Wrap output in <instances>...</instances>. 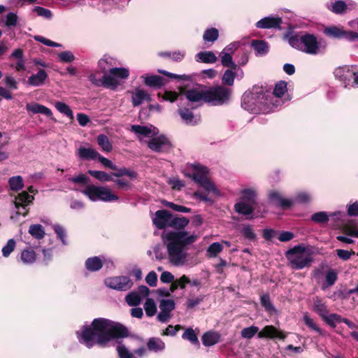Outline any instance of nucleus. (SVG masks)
Masks as SVG:
<instances>
[{"instance_id":"nucleus-47","label":"nucleus","mask_w":358,"mask_h":358,"mask_svg":"<svg viewBox=\"0 0 358 358\" xmlns=\"http://www.w3.org/2000/svg\"><path fill=\"white\" fill-rule=\"evenodd\" d=\"M343 317L337 313H331L325 316L322 320L332 328L336 327V323H341Z\"/></svg>"},{"instance_id":"nucleus-43","label":"nucleus","mask_w":358,"mask_h":358,"mask_svg":"<svg viewBox=\"0 0 358 358\" xmlns=\"http://www.w3.org/2000/svg\"><path fill=\"white\" fill-rule=\"evenodd\" d=\"M219 37V31L217 29L212 27L207 29L203 34V39L206 42H215Z\"/></svg>"},{"instance_id":"nucleus-63","label":"nucleus","mask_w":358,"mask_h":358,"mask_svg":"<svg viewBox=\"0 0 358 358\" xmlns=\"http://www.w3.org/2000/svg\"><path fill=\"white\" fill-rule=\"evenodd\" d=\"M131 130L135 134H138L144 136H148L152 132L151 129L146 126L136 124L131 126Z\"/></svg>"},{"instance_id":"nucleus-54","label":"nucleus","mask_w":358,"mask_h":358,"mask_svg":"<svg viewBox=\"0 0 358 358\" xmlns=\"http://www.w3.org/2000/svg\"><path fill=\"white\" fill-rule=\"evenodd\" d=\"M304 323L307 327H308L312 330L315 331L320 335L323 336L324 334V331L320 328L314 322V320L310 318V317L308 314H305L303 316Z\"/></svg>"},{"instance_id":"nucleus-30","label":"nucleus","mask_w":358,"mask_h":358,"mask_svg":"<svg viewBox=\"0 0 358 358\" xmlns=\"http://www.w3.org/2000/svg\"><path fill=\"white\" fill-rule=\"evenodd\" d=\"M251 45L256 51L257 55L262 56L268 52V45L263 40H252Z\"/></svg>"},{"instance_id":"nucleus-8","label":"nucleus","mask_w":358,"mask_h":358,"mask_svg":"<svg viewBox=\"0 0 358 358\" xmlns=\"http://www.w3.org/2000/svg\"><path fill=\"white\" fill-rule=\"evenodd\" d=\"M81 192L87 196L92 201H102L111 202L117 201L119 197L106 187H98L94 185H87Z\"/></svg>"},{"instance_id":"nucleus-38","label":"nucleus","mask_w":358,"mask_h":358,"mask_svg":"<svg viewBox=\"0 0 358 358\" xmlns=\"http://www.w3.org/2000/svg\"><path fill=\"white\" fill-rule=\"evenodd\" d=\"M29 233L38 240L43 238L45 234L44 227L39 224H31L29 228Z\"/></svg>"},{"instance_id":"nucleus-19","label":"nucleus","mask_w":358,"mask_h":358,"mask_svg":"<svg viewBox=\"0 0 358 358\" xmlns=\"http://www.w3.org/2000/svg\"><path fill=\"white\" fill-rule=\"evenodd\" d=\"M268 198L271 202L276 203L284 210L288 209L292 206V201L290 199L282 198L281 194L275 190H271L268 192Z\"/></svg>"},{"instance_id":"nucleus-17","label":"nucleus","mask_w":358,"mask_h":358,"mask_svg":"<svg viewBox=\"0 0 358 358\" xmlns=\"http://www.w3.org/2000/svg\"><path fill=\"white\" fill-rule=\"evenodd\" d=\"M334 74L336 79L347 84L353 78L354 68L349 66H340L335 69Z\"/></svg>"},{"instance_id":"nucleus-44","label":"nucleus","mask_w":358,"mask_h":358,"mask_svg":"<svg viewBox=\"0 0 358 358\" xmlns=\"http://www.w3.org/2000/svg\"><path fill=\"white\" fill-rule=\"evenodd\" d=\"M8 184L13 191L17 192L23 188V179L20 176H13L9 178Z\"/></svg>"},{"instance_id":"nucleus-28","label":"nucleus","mask_w":358,"mask_h":358,"mask_svg":"<svg viewBox=\"0 0 358 358\" xmlns=\"http://www.w3.org/2000/svg\"><path fill=\"white\" fill-rule=\"evenodd\" d=\"M148 350L157 352L165 348V343L159 338H150L147 342Z\"/></svg>"},{"instance_id":"nucleus-4","label":"nucleus","mask_w":358,"mask_h":358,"mask_svg":"<svg viewBox=\"0 0 358 358\" xmlns=\"http://www.w3.org/2000/svg\"><path fill=\"white\" fill-rule=\"evenodd\" d=\"M241 106L251 113H268L278 106L273 101V96L266 94L262 88L253 90L252 92H245L241 99Z\"/></svg>"},{"instance_id":"nucleus-21","label":"nucleus","mask_w":358,"mask_h":358,"mask_svg":"<svg viewBox=\"0 0 358 358\" xmlns=\"http://www.w3.org/2000/svg\"><path fill=\"white\" fill-rule=\"evenodd\" d=\"M221 336L216 331H207L201 337L203 345L206 347L212 346L220 341Z\"/></svg>"},{"instance_id":"nucleus-33","label":"nucleus","mask_w":358,"mask_h":358,"mask_svg":"<svg viewBox=\"0 0 358 358\" xmlns=\"http://www.w3.org/2000/svg\"><path fill=\"white\" fill-rule=\"evenodd\" d=\"M241 199L243 201L250 203L254 206L257 205V192L252 189H243L241 191Z\"/></svg>"},{"instance_id":"nucleus-12","label":"nucleus","mask_w":358,"mask_h":358,"mask_svg":"<svg viewBox=\"0 0 358 358\" xmlns=\"http://www.w3.org/2000/svg\"><path fill=\"white\" fill-rule=\"evenodd\" d=\"M89 80L96 87H103L106 89L115 90L120 85V82L110 76L103 74L100 79L96 78V74L92 73L88 77Z\"/></svg>"},{"instance_id":"nucleus-46","label":"nucleus","mask_w":358,"mask_h":358,"mask_svg":"<svg viewBox=\"0 0 358 358\" xmlns=\"http://www.w3.org/2000/svg\"><path fill=\"white\" fill-rule=\"evenodd\" d=\"M158 55L162 57L171 58L174 62H180L185 57V53L180 51L175 52H160Z\"/></svg>"},{"instance_id":"nucleus-53","label":"nucleus","mask_w":358,"mask_h":358,"mask_svg":"<svg viewBox=\"0 0 358 358\" xmlns=\"http://www.w3.org/2000/svg\"><path fill=\"white\" fill-rule=\"evenodd\" d=\"M311 220L317 224H324L329 220V215L324 211H320L311 215Z\"/></svg>"},{"instance_id":"nucleus-56","label":"nucleus","mask_w":358,"mask_h":358,"mask_svg":"<svg viewBox=\"0 0 358 358\" xmlns=\"http://www.w3.org/2000/svg\"><path fill=\"white\" fill-rule=\"evenodd\" d=\"M176 308V303L173 299H162L159 302V308L164 312L171 313Z\"/></svg>"},{"instance_id":"nucleus-55","label":"nucleus","mask_w":358,"mask_h":358,"mask_svg":"<svg viewBox=\"0 0 358 358\" xmlns=\"http://www.w3.org/2000/svg\"><path fill=\"white\" fill-rule=\"evenodd\" d=\"M144 309L148 317L155 315L157 312V306L155 301L151 298L147 299L144 303Z\"/></svg>"},{"instance_id":"nucleus-35","label":"nucleus","mask_w":358,"mask_h":358,"mask_svg":"<svg viewBox=\"0 0 358 358\" xmlns=\"http://www.w3.org/2000/svg\"><path fill=\"white\" fill-rule=\"evenodd\" d=\"M113 170L115 171V172H112L111 176L120 178L124 176H126L131 179H136L138 177V173L136 172L129 170L125 167L118 168L117 166V169H113Z\"/></svg>"},{"instance_id":"nucleus-5","label":"nucleus","mask_w":358,"mask_h":358,"mask_svg":"<svg viewBox=\"0 0 358 358\" xmlns=\"http://www.w3.org/2000/svg\"><path fill=\"white\" fill-rule=\"evenodd\" d=\"M288 42L292 48L312 55L318 54L321 47L320 41H317V37L309 33L292 35L289 37Z\"/></svg>"},{"instance_id":"nucleus-48","label":"nucleus","mask_w":358,"mask_h":358,"mask_svg":"<svg viewBox=\"0 0 358 358\" xmlns=\"http://www.w3.org/2000/svg\"><path fill=\"white\" fill-rule=\"evenodd\" d=\"M182 338L184 340L189 341L191 343L194 345H199L198 336L196 334L194 330L191 327L187 328L185 331V332L182 335Z\"/></svg>"},{"instance_id":"nucleus-7","label":"nucleus","mask_w":358,"mask_h":358,"mask_svg":"<svg viewBox=\"0 0 358 358\" xmlns=\"http://www.w3.org/2000/svg\"><path fill=\"white\" fill-rule=\"evenodd\" d=\"M306 248L300 244L289 249L285 252L288 265L292 269L301 270L309 267L313 262L310 255H305Z\"/></svg>"},{"instance_id":"nucleus-20","label":"nucleus","mask_w":358,"mask_h":358,"mask_svg":"<svg viewBox=\"0 0 358 358\" xmlns=\"http://www.w3.org/2000/svg\"><path fill=\"white\" fill-rule=\"evenodd\" d=\"M115 65V59L107 55H104L98 62V67L104 74H108L107 73H109L110 69H113Z\"/></svg>"},{"instance_id":"nucleus-49","label":"nucleus","mask_w":358,"mask_h":358,"mask_svg":"<svg viewBox=\"0 0 358 358\" xmlns=\"http://www.w3.org/2000/svg\"><path fill=\"white\" fill-rule=\"evenodd\" d=\"M348 9V6L344 1L337 0L332 3L331 11L335 14L341 15Z\"/></svg>"},{"instance_id":"nucleus-61","label":"nucleus","mask_w":358,"mask_h":358,"mask_svg":"<svg viewBox=\"0 0 358 358\" xmlns=\"http://www.w3.org/2000/svg\"><path fill=\"white\" fill-rule=\"evenodd\" d=\"M32 11L36 13L38 16L50 20L52 17V13L50 10L41 6H35Z\"/></svg>"},{"instance_id":"nucleus-34","label":"nucleus","mask_w":358,"mask_h":358,"mask_svg":"<svg viewBox=\"0 0 358 358\" xmlns=\"http://www.w3.org/2000/svg\"><path fill=\"white\" fill-rule=\"evenodd\" d=\"M236 76V70L229 68L227 69L222 78V84L223 86H232L234 83V79Z\"/></svg>"},{"instance_id":"nucleus-9","label":"nucleus","mask_w":358,"mask_h":358,"mask_svg":"<svg viewBox=\"0 0 358 358\" xmlns=\"http://www.w3.org/2000/svg\"><path fill=\"white\" fill-rule=\"evenodd\" d=\"M323 34L330 38L345 39L348 41H358V32L345 30L343 26L331 25L325 27L323 29Z\"/></svg>"},{"instance_id":"nucleus-6","label":"nucleus","mask_w":358,"mask_h":358,"mask_svg":"<svg viewBox=\"0 0 358 358\" xmlns=\"http://www.w3.org/2000/svg\"><path fill=\"white\" fill-rule=\"evenodd\" d=\"M192 169L194 171L193 173H185V176L192 178L196 183L202 187L206 192H212L215 195H219L220 192L214 183L208 178L209 169L208 167L199 163L192 164Z\"/></svg>"},{"instance_id":"nucleus-14","label":"nucleus","mask_w":358,"mask_h":358,"mask_svg":"<svg viewBox=\"0 0 358 358\" xmlns=\"http://www.w3.org/2000/svg\"><path fill=\"white\" fill-rule=\"evenodd\" d=\"M173 215L167 210H159L155 212V216L152 219V222L159 229H164L169 227L170 222Z\"/></svg>"},{"instance_id":"nucleus-3","label":"nucleus","mask_w":358,"mask_h":358,"mask_svg":"<svg viewBox=\"0 0 358 358\" xmlns=\"http://www.w3.org/2000/svg\"><path fill=\"white\" fill-rule=\"evenodd\" d=\"M187 231H169L166 234V239L169 241L167 251L170 262L176 266L182 264L186 259L187 254L183 252L184 248L194 243L197 236L191 235L187 237Z\"/></svg>"},{"instance_id":"nucleus-60","label":"nucleus","mask_w":358,"mask_h":358,"mask_svg":"<svg viewBox=\"0 0 358 358\" xmlns=\"http://www.w3.org/2000/svg\"><path fill=\"white\" fill-rule=\"evenodd\" d=\"M223 250V246L218 242L213 243L209 245L207 249V252L208 256L210 257H215L217 256L218 253L222 252Z\"/></svg>"},{"instance_id":"nucleus-27","label":"nucleus","mask_w":358,"mask_h":358,"mask_svg":"<svg viewBox=\"0 0 358 358\" xmlns=\"http://www.w3.org/2000/svg\"><path fill=\"white\" fill-rule=\"evenodd\" d=\"M196 61L206 64H214L217 61V57L211 51H203L196 54Z\"/></svg>"},{"instance_id":"nucleus-29","label":"nucleus","mask_w":358,"mask_h":358,"mask_svg":"<svg viewBox=\"0 0 358 358\" xmlns=\"http://www.w3.org/2000/svg\"><path fill=\"white\" fill-rule=\"evenodd\" d=\"M106 76H110L115 78L117 81L118 79H127L129 76V71L124 67H113L110 69V73Z\"/></svg>"},{"instance_id":"nucleus-2","label":"nucleus","mask_w":358,"mask_h":358,"mask_svg":"<svg viewBox=\"0 0 358 358\" xmlns=\"http://www.w3.org/2000/svg\"><path fill=\"white\" fill-rule=\"evenodd\" d=\"M182 92H185L187 99L191 102L203 101L211 106H221L229 101L232 90L223 85H216L201 90L193 88L185 92L182 89Z\"/></svg>"},{"instance_id":"nucleus-1","label":"nucleus","mask_w":358,"mask_h":358,"mask_svg":"<svg viewBox=\"0 0 358 358\" xmlns=\"http://www.w3.org/2000/svg\"><path fill=\"white\" fill-rule=\"evenodd\" d=\"M79 342L88 348L95 345L105 348L108 343L116 340L128 338L130 335L129 329L123 324L104 317H98L92 320L90 325H85L80 332H76ZM117 351L120 358H135L124 345H118Z\"/></svg>"},{"instance_id":"nucleus-51","label":"nucleus","mask_w":358,"mask_h":358,"mask_svg":"<svg viewBox=\"0 0 358 358\" xmlns=\"http://www.w3.org/2000/svg\"><path fill=\"white\" fill-rule=\"evenodd\" d=\"M183 90L185 92L186 91L185 88ZM180 94H185V92H182V87L180 88L179 94L175 91L165 90L162 99L164 101L174 102L178 99Z\"/></svg>"},{"instance_id":"nucleus-62","label":"nucleus","mask_w":358,"mask_h":358,"mask_svg":"<svg viewBox=\"0 0 358 358\" xmlns=\"http://www.w3.org/2000/svg\"><path fill=\"white\" fill-rule=\"evenodd\" d=\"M259 331V328L256 326L245 327L241 330V336L244 338H252Z\"/></svg>"},{"instance_id":"nucleus-57","label":"nucleus","mask_w":358,"mask_h":358,"mask_svg":"<svg viewBox=\"0 0 358 358\" xmlns=\"http://www.w3.org/2000/svg\"><path fill=\"white\" fill-rule=\"evenodd\" d=\"M55 108L61 113L66 115L70 119H73V113L70 107L64 102L58 101L55 103Z\"/></svg>"},{"instance_id":"nucleus-39","label":"nucleus","mask_w":358,"mask_h":358,"mask_svg":"<svg viewBox=\"0 0 358 358\" xmlns=\"http://www.w3.org/2000/svg\"><path fill=\"white\" fill-rule=\"evenodd\" d=\"M98 145L101 149L107 152H110L113 149V145L108 136L105 134H99L97 136Z\"/></svg>"},{"instance_id":"nucleus-15","label":"nucleus","mask_w":358,"mask_h":358,"mask_svg":"<svg viewBox=\"0 0 358 358\" xmlns=\"http://www.w3.org/2000/svg\"><path fill=\"white\" fill-rule=\"evenodd\" d=\"M148 148L157 152H165L171 148V143L164 136L152 138L148 143Z\"/></svg>"},{"instance_id":"nucleus-40","label":"nucleus","mask_w":358,"mask_h":358,"mask_svg":"<svg viewBox=\"0 0 358 358\" xmlns=\"http://www.w3.org/2000/svg\"><path fill=\"white\" fill-rule=\"evenodd\" d=\"M145 91L142 89H136L131 96L132 105L134 107L140 106L145 101Z\"/></svg>"},{"instance_id":"nucleus-22","label":"nucleus","mask_w":358,"mask_h":358,"mask_svg":"<svg viewBox=\"0 0 358 358\" xmlns=\"http://www.w3.org/2000/svg\"><path fill=\"white\" fill-rule=\"evenodd\" d=\"M103 265V260L100 257H89L85 260V266L87 270L94 272L99 271Z\"/></svg>"},{"instance_id":"nucleus-25","label":"nucleus","mask_w":358,"mask_h":358,"mask_svg":"<svg viewBox=\"0 0 358 358\" xmlns=\"http://www.w3.org/2000/svg\"><path fill=\"white\" fill-rule=\"evenodd\" d=\"M256 206L243 201L236 203L234 205V210L236 212L243 215H250L252 214Z\"/></svg>"},{"instance_id":"nucleus-36","label":"nucleus","mask_w":358,"mask_h":358,"mask_svg":"<svg viewBox=\"0 0 358 358\" xmlns=\"http://www.w3.org/2000/svg\"><path fill=\"white\" fill-rule=\"evenodd\" d=\"M221 56V63L224 67H227L232 69L234 70H237L238 64H236L232 59V57L229 52H225L222 51L220 53Z\"/></svg>"},{"instance_id":"nucleus-42","label":"nucleus","mask_w":358,"mask_h":358,"mask_svg":"<svg viewBox=\"0 0 358 358\" xmlns=\"http://www.w3.org/2000/svg\"><path fill=\"white\" fill-rule=\"evenodd\" d=\"M287 82L284 80H280L275 85L273 95H271L273 96V99H274V96L281 98L287 90Z\"/></svg>"},{"instance_id":"nucleus-24","label":"nucleus","mask_w":358,"mask_h":358,"mask_svg":"<svg viewBox=\"0 0 358 358\" xmlns=\"http://www.w3.org/2000/svg\"><path fill=\"white\" fill-rule=\"evenodd\" d=\"M48 77L46 71L44 69H40L37 73L31 75L28 78V83L32 86H41Z\"/></svg>"},{"instance_id":"nucleus-52","label":"nucleus","mask_w":358,"mask_h":358,"mask_svg":"<svg viewBox=\"0 0 358 358\" xmlns=\"http://www.w3.org/2000/svg\"><path fill=\"white\" fill-rule=\"evenodd\" d=\"M125 301L130 306H137L141 302L140 296L136 292H129L125 297Z\"/></svg>"},{"instance_id":"nucleus-26","label":"nucleus","mask_w":358,"mask_h":358,"mask_svg":"<svg viewBox=\"0 0 358 358\" xmlns=\"http://www.w3.org/2000/svg\"><path fill=\"white\" fill-rule=\"evenodd\" d=\"M338 280L337 271L331 268H329L325 273V280L322 285V289L324 290L329 287L333 286Z\"/></svg>"},{"instance_id":"nucleus-31","label":"nucleus","mask_w":358,"mask_h":358,"mask_svg":"<svg viewBox=\"0 0 358 358\" xmlns=\"http://www.w3.org/2000/svg\"><path fill=\"white\" fill-rule=\"evenodd\" d=\"M78 155L84 160L96 159L99 156V152L92 148L80 147L78 150Z\"/></svg>"},{"instance_id":"nucleus-11","label":"nucleus","mask_w":358,"mask_h":358,"mask_svg":"<svg viewBox=\"0 0 358 358\" xmlns=\"http://www.w3.org/2000/svg\"><path fill=\"white\" fill-rule=\"evenodd\" d=\"M34 197L30 195L27 192L22 191L15 196L14 204L15 207L17 209V215H22L26 217L29 213V209L27 208V206L32 203Z\"/></svg>"},{"instance_id":"nucleus-64","label":"nucleus","mask_w":358,"mask_h":358,"mask_svg":"<svg viewBox=\"0 0 358 358\" xmlns=\"http://www.w3.org/2000/svg\"><path fill=\"white\" fill-rule=\"evenodd\" d=\"M241 233L245 238H246L250 241H255L257 238V235L254 232V231L252 229L250 225L245 226L243 228Z\"/></svg>"},{"instance_id":"nucleus-37","label":"nucleus","mask_w":358,"mask_h":358,"mask_svg":"<svg viewBox=\"0 0 358 358\" xmlns=\"http://www.w3.org/2000/svg\"><path fill=\"white\" fill-rule=\"evenodd\" d=\"M189 219L185 217H172L169 224V227L176 229H182L189 224Z\"/></svg>"},{"instance_id":"nucleus-41","label":"nucleus","mask_w":358,"mask_h":358,"mask_svg":"<svg viewBox=\"0 0 358 358\" xmlns=\"http://www.w3.org/2000/svg\"><path fill=\"white\" fill-rule=\"evenodd\" d=\"M87 173L91 176L94 177V178L101 182H108L113 180V179L111 177V173L108 174L104 171L89 170Z\"/></svg>"},{"instance_id":"nucleus-45","label":"nucleus","mask_w":358,"mask_h":358,"mask_svg":"<svg viewBox=\"0 0 358 358\" xmlns=\"http://www.w3.org/2000/svg\"><path fill=\"white\" fill-rule=\"evenodd\" d=\"M36 259V252L32 249H25L21 253V259L24 264H33Z\"/></svg>"},{"instance_id":"nucleus-23","label":"nucleus","mask_w":358,"mask_h":358,"mask_svg":"<svg viewBox=\"0 0 358 358\" xmlns=\"http://www.w3.org/2000/svg\"><path fill=\"white\" fill-rule=\"evenodd\" d=\"M26 110L34 114L41 113L48 117L52 115V113L50 108L38 103H27Z\"/></svg>"},{"instance_id":"nucleus-13","label":"nucleus","mask_w":358,"mask_h":358,"mask_svg":"<svg viewBox=\"0 0 358 358\" xmlns=\"http://www.w3.org/2000/svg\"><path fill=\"white\" fill-rule=\"evenodd\" d=\"M257 336L259 338H278L284 341L287 335L282 331L278 329L273 325H266L258 332Z\"/></svg>"},{"instance_id":"nucleus-18","label":"nucleus","mask_w":358,"mask_h":358,"mask_svg":"<svg viewBox=\"0 0 358 358\" xmlns=\"http://www.w3.org/2000/svg\"><path fill=\"white\" fill-rule=\"evenodd\" d=\"M282 20L280 17H265L256 23V27L259 29H280Z\"/></svg>"},{"instance_id":"nucleus-32","label":"nucleus","mask_w":358,"mask_h":358,"mask_svg":"<svg viewBox=\"0 0 358 358\" xmlns=\"http://www.w3.org/2000/svg\"><path fill=\"white\" fill-rule=\"evenodd\" d=\"M313 310L318 314V315L323 319L329 313V310L326 304L322 299L317 298L314 301Z\"/></svg>"},{"instance_id":"nucleus-16","label":"nucleus","mask_w":358,"mask_h":358,"mask_svg":"<svg viewBox=\"0 0 358 358\" xmlns=\"http://www.w3.org/2000/svg\"><path fill=\"white\" fill-rule=\"evenodd\" d=\"M141 78H143V83L146 86L156 90L161 89L168 83L166 79L158 75H145Z\"/></svg>"},{"instance_id":"nucleus-50","label":"nucleus","mask_w":358,"mask_h":358,"mask_svg":"<svg viewBox=\"0 0 358 358\" xmlns=\"http://www.w3.org/2000/svg\"><path fill=\"white\" fill-rule=\"evenodd\" d=\"M261 305L269 313L272 314L276 312V310L272 304L268 294H263L260 297Z\"/></svg>"},{"instance_id":"nucleus-10","label":"nucleus","mask_w":358,"mask_h":358,"mask_svg":"<svg viewBox=\"0 0 358 358\" xmlns=\"http://www.w3.org/2000/svg\"><path fill=\"white\" fill-rule=\"evenodd\" d=\"M107 287L118 291H127L134 285L132 280L127 276H115L108 278L105 280Z\"/></svg>"},{"instance_id":"nucleus-59","label":"nucleus","mask_w":358,"mask_h":358,"mask_svg":"<svg viewBox=\"0 0 358 358\" xmlns=\"http://www.w3.org/2000/svg\"><path fill=\"white\" fill-rule=\"evenodd\" d=\"M178 113L181 118L188 124H194V115L188 108L179 109Z\"/></svg>"},{"instance_id":"nucleus-58","label":"nucleus","mask_w":358,"mask_h":358,"mask_svg":"<svg viewBox=\"0 0 358 358\" xmlns=\"http://www.w3.org/2000/svg\"><path fill=\"white\" fill-rule=\"evenodd\" d=\"M157 72L160 74L167 76L169 78L181 80L185 81H189L192 80V76L189 75H177L162 69H158Z\"/></svg>"}]
</instances>
